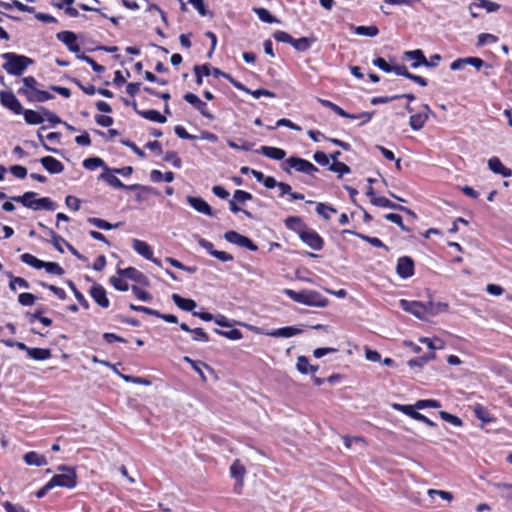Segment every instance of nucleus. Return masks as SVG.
Here are the masks:
<instances>
[{"mask_svg": "<svg viewBox=\"0 0 512 512\" xmlns=\"http://www.w3.org/2000/svg\"><path fill=\"white\" fill-rule=\"evenodd\" d=\"M66 284L71 289V291L73 292V294H74L75 298L77 299V301L79 302V304L84 309H89V307H90L89 302L84 297V295L77 289L75 283L72 280H67Z\"/></svg>", "mask_w": 512, "mask_h": 512, "instance_id": "nucleus-49", "label": "nucleus"}, {"mask_svg": "<svg viewBox=\"0 0 512 512\" xmlns=\"http://www.w3.org/2000/svg\"><path fill=\"white\" fill-rule=\"evenodd\" d=\"M403 56L406 59L414 60V62H412L411 64V67L414 69L420 66H425L427 64V58L425 57L424 52L421 49L405 51Z\"/></svg>", "mask_w": 512, "mask_h": 512, "instance_id": "nucleus-23", "label": "nucleus"}, {"mask_svg": "<svg viewBox=\"0 0 512 512\" xmlns=\"http://www.w3.org/2000/svg\"><path fill=\"white\" fill-rule=\"evenodd\" d=\"M137 114L153 122L165 123L167 121L166 117L160 114L157 110L137 111Z\"/></svg>", "mask_w": 512, "mask_h": 512, "instance_id": "nucleus-45", "label": "nucleus"}, {"mask_svg": "<svg viewBox=\"0 0 512 512\" xmlns=\"http://www.w3.org/2000/svg\"><path fill=\"white\" fill-rule=\"evenodd\" d=\"M384 218L387 220V221H390L394 224H396L397 226H399V228L404 231V232H410V229L404 225L403 223V220H402V217L399 215V214H396V213H387L384 215Z\"/></svg>", "mask_w": 512, "mask_h": 512, "instance_id": "nucleus-57", "label": "nucleus"}, {"mask_svg": "<svg viewBox=\"0 0 512 512\" xmlns=\"http://www.w3.org/2000/svg\"><path fill=\"white\" fill-rule=\"evenodd\" d=\"M434 358H435V352H429L423 356L410 359L408 361V365L411 368H414V367L422 368L424 365H426L430 360H432Z\"/></svg>", "mask_w": 512, "mask_h": 512, "instance_id": "nucleus-48", "label": "nucleus"}, {"mask_svg": "<svg viewBox=\"0 0 512 512\" xmlns=\"http://www.w3.org/2000/svg\"><path fill=\"white\" fill-rule=\"evenodd\" d=\"M252 11L258 16V18L268 24L272 23H280V20L273 16L266 8L263 7H253Z\"/></svg>", "mask_w": 512, "mask_h": 512, "instance_id": "nucleus-39", "label": "nucleus"}, {"mask_svg": "<svg viewBox=\"0 0 512 512\" xmlns=\"http://www.w3.org/2000/svg\"><path fill=\"white\" fill-rule=\"evenodd\" d=\"M0 7H2L3 9H6V10L16 8L17 10H19L21 12H26V13H34L35 12V7L23 4L22 2H20L18 0H12L11 2L0 1Z\"/></svg>", "mask_w": 512, "mask_h": 512, "instance_id": "nucleus-36", "label": "nucleus"}, {"mask_svg": "<svg viewBox=\"0 0 512 512\" xmlns=\"http://www.w3.org/2000/svg\"><path fill=\"white\" fill-rule=\"evenodd\" d=\"M281 169L288 175L292 174V169L310 176L318 172L319 169L310 161L300 158L298 156H291L281 164Z\"/></svg>", "mask_w": 512, "mask_h": 512, "instance_id": "nucleus-5", "label": "nucleus"}, {"mask_svg": "<svg viewBox=\"0 0 512 512\" xmlns=\"http://www.w3.org/2000/svg\"><path fill=\"white\" fill-rule=\"evenodd\" d=\"M186 200L190 204V206L193 207L197 212L210 217L214 216V212L211 206L203 198L187 196Z\"/></svg>", "mask_w": 512, "mask_h": 512, "instance_id": "nucleus-18", "label": "nucleus"}, {"mask_svg": "<svg viewBox=\"0 0 512 512\" xmlns=\"http://www.w3.org/2000/svg\"><path fill=\"white\" fill-rule=\"evenodd\" d=\"M171 299L179 309L192 313L195 312L194 309L197 307V303L193 299L184 298L176 293L172 294Z\"/></svg>", "mask_w": 512, "mask_h": 512, "instance_id": "nucleus-24", "label": "nucleus"}, {"mask_svg": "<svg viewBox=\"0 0 512 512\" xmlns=\"http://www.w3.org/2000/svg\"><path fill=\"white\" fill-rule=\"evenodd\" d=\"M415 407L417 409L439 408V407H441V403L438 400H434V399H422V400H418L415 403Z\"/></svg>", "mask_w": 512, "mask_h": 512, "instance_id": "nucleus-62", "label": "nucleus"}, {"mask_svg": "<svg viewBox=\"0 0 512 512\" xmlns=\"http://www.w3.org/2000/svg\"><path fill=\"white\" fill-rule=\"evenodd\" d=\"M396 273L402 279H408L415 273L414 260L410 256H402L397 260Z\"/></svg>", "mask_w": 512, "mask_h": 512, "instance_id": "nucleus-10", "label": "nucleus"}, {"mask_svg": "<svg viewBox=\"0 0 512 512\" xmlns=\"http://www.w3.org/2000/svg\"><path fill=\"white\" fill-rule=\"evenodd\" d=\"M352 30L355 34L367 37H375L379 34V29L375 25L371 26H353Z\"/></svg>", "mask_w": 512, "mask_h": 512, "instance_id": "nucleus-44", "label": "nucleus"}, {"mask_svg": "<svg viewBox=\"0 0 512 512\" xmlns=\"http://www.w3.org/2000/svg\"><path fill=\"white\" fill-rule=\"evenodd\" d=\"M298 236L304 244L315 251H320L324 247V239L319 235L318 232L311 228L307 227L301 231Z\"/></svg>", "mask_w": 512, "mask_h": 512, "instance_id": "nucleus-6", "label": "nucleus"}, {"mask_svg": "<svg viewBox=\"0 0 512 512\" xmlns=\"http://www.w3.org/2000/svg\"><path fill=\"white\" fill-rule=\"evenodd\" d=\"M58 471H61L60 474H55L50 480L49 483L52 488L55 487H63L72 489L75 488L77 485V474L74 468L66 466V465H59L57 467Z\"/></svg>", "mask_w": 512, "mask_h": 512, "instance_id": "nucleus-4", "label": "nucleus"}, {"mask_svg": "<svg viewBox=\"0 0 512 512\" xmlns=\"http://www.w3.org/2000/svg\"><path fill=\"white\" fill-rule=\"evenodd\" d=\"M163 161L170 162L175 168L182 167V160L175 151H167L163 157Z\"/></svg>", "mask_w": 512, "mask_h": 512, "instance_id": "nucleus-59", "label": "nucleus"}, {"mask_svg": "<svg viewBox=\"0 0 512 512\" xmlns=\"http://www.w3.org/2000/svg\"><path fill=\"white\" fill-rule=\"evenodd\" d=\"M20 115L24 116V120L29 125H38L44 122L43 114L31 109H23Z\"/></svg>", "mask_w": 512, "mask_h": 512, "instance_id": "nucleus-35", "label": "nucleus"}, {"mask_svg": "<svg viewBox=\"0 0 512 512\" xmlns=\"http://www.w3.org/2000/svg\"><path fill=\"white\" fill-rule=\"evenodd\" d=\"M24 462L29 466H44L46 465L47 459L44 455H41L35 451H29L23 456Z\"/></svg>", "mask_w": 512, "mask_h": 512, "instance_id": "nucleus-29", "label": "nucleus"}, {"mask_svg": "<svg viewBox=\"0 0 512 512\" xmlns=\"http://www.w3.org/2000/svg\"><path fill=\"white\" fill-rule=\"evenodd\" d=\"M284 224L287 229L297 233H301L304 229L307 228V225L304 223L301 217L299 216H289L284 220Z\"/></svg>", "mask_w": 512, "mask_h": 512, "instance_id": "nucleus-28", "label": "nucleus"}, {"mask_svg": "<svg viewBox=\"0 0 512 512\" xmlns=\"http://www.w3.org/2000/svg\"><path fill=\"white\" fill-rule=\"evenodd\" d=\"M20 260L23 263H25L35 269H44L46 267V261L40 260L30 253L22 254L20 256Z\"/></svg>", "mask_w": 512, "mask_h": 512, "instance_id": "nucleus-41", "label": "nucleus"}, {"mask_svg": "<svg viewBox=\"0 0 512 512\" xmlns=\"http://www.w3.org/2000/svg\"><path fill=\"white\" fill-rule=\"evenodd\" d=\"M256 153L262 154L265 157L278 161H285L286 157V151L284 149L272 146H261L259 149L256 150Z\"/></svg>", "mask_w": 512, "mask_h": 512, "instance_id": "nucleus-20", "label": "nucleus"}, {"mask_svg": "<svg viewBox=\"0 0 512 512\" xmlns=\"http://www.w3.org/2000/svg\"><path fill=\"white\" fill-rule=\"evenodd\" d=\"M328 169L334 173H337L339 177H342L344 174H349L351 172V168L347 164L340 161L331 163Z\"/></svg>", "mask_w": 512, "mask_h": 512, "instance_id": "nucleus-54", "label": "nucleus"}, {"mask_svg": "<svg viewBox=\"0 0 512 512\" xmlns=\"http://www.w3.org/2000/svg\"><path fill=\"white\" fill-rule=\"evenodd\" d=\"M370 202L374 206H377V207H383V208L393 209V210H397V211L400 209V204L394 203L391 200H389L388 198L383 197V196L372 197V199H370Z\"/></svg>", "mask_w": 512, "mask_h": 512, "instance_id": "nucleus-43", "label": "nucleus"}, {"mask_svg": "<svg viewBox=\"0 0 512 512\" xmlns=\"http://www.w3.org/2000/svg\"><path fill=\"white\" fill-rule=\"evenodd\" d=\"M76 57L90 65L96 73H103L105 71V67L103 65L98 64L93 58L85 55L84 53L77 54Z\"/></svg>", "mask_w": 512, "mask_h": 512, "instance_id": "nucleus-53", "label": "nucleus"}, {"mask_svg": "<svg viewBox=\"0 0 512 512\" xmlns=\"http://www.w3.org/2000/svg\"><path fill=\"white\" fill-rule=\"evenodd\" d=\"M0 102L4 107L8 108L17 115H20L24 109L12 91H1Z\"/></svg>", "mask_w": 512, "mask_h": 512, "instance_id": "nucleus-12", "label": "nucleus"}, {"mask_svg": "<svg viewBox=\"0 0 512 512\" xmlns=\"http://www.w3.org/2000/svg\"><path fill=\"white\" fill-rule=\"evenodd\" d=\"M399 307L420 320H427V310L425 308V302L420 301H410L406 299H401L399 301Z\"/></svg>", "mask_w": 512, "mask_h": 512, "instance_id": "nucleus-7", "label": "nucleus"}, {"mask_svg": "<svg viewBox=\"0 0 512 512\" xmlns=\"http://www.w3.org/2000/svg\"><path fill=\"white\" fill-rule=\"evenodd\" d=\"M83 167L87 170H95L98 167H102L103 171L105 170L106 163L103 161V159L99 157H90L86 158L83 163Z\"/></svg>", "mask_w": 512, "mask_h": 512, "instance_id": "nucleus-50", "label": "nucleus"}, {"mask_svg": "<svg viewBox=\"0 0 512 512\" xmlns=\"http://www.w3.org/2000/svg\"><path fill=\"white\" fill-rule=\"evenodd\" d=\"M31 205H32V207H30V209L35 210V211L41 210V209L48 210V211H54L57 208L56 202H54L49 197H42L39 199H34Z\"/></svg>", "mask_w": 512, "mask_h": 512, "instance_id": "nucleus-30", "label": "nucleus"}, {"mask_svg": "<svg viewBox=\"0 0 512 512\" xmlns=\"http://www.w3.org/2000/svg\"><path fill=\"white\" fill-rule=\"evenodd\" d=\"M131 290H132V293L141 301H145V302H149L153 299L152 295L141 289L140 287L136 286V285H133L131 287Z\"/></svg>", "mask_w": 512, "mask_h": 512, "instance_id": "nucleus-63", "label": "nucleus"}, {"mask_svg": "<svg viewBox=\"0 0 512 512\" xmlns=\"http://www.w3.org/2000/svg\"><path fill=\"white\" fill-rule=\"evenodd\" d=\"M87 222L99 229H102V230H112V229L118 228L121 225L120 222L111 224V223L107 222L106 220L97 218V217H89L87 219Z\"/></svg>", "mask_w": 512, "mask_h": 512, "instance_id": "nucleus-42", "label": "nucleus"}, {"mask_svg": "<svg viewBox=\"0 0 512 512\" xmlns=\"http://www.w3.org/2000/svg\"><path fill=\"white\" fill-rule=\"evenodd\" d=\"M183 361L186 362V363H189L191 365V367L193 368V370L198 373V375L200 376L201 380L203 382H206L207 381V378L203 372V368L209 370L210 372H214V370L206 363L202 362V361H197V360H193L191 359L190 357L188 356H185L183 358Z\"/></svg>", "mask_w": 512, "mask_h": 512, "instance_id": "nucleus-27", "label": "nucleus"}, {"mask_svg": "<svg viewBox=\"0 0 512 512\" xmlns=\"http://www.w3.org/2000/svg\"><path fill=\"white\" fill-rule=\"evenodd\" d=\"M427 120L428 114L419 112L410 116L409 125L412 130L419 131L424 127Z\"/></svg>", "mask_w": 512, "mask_h": 512, "instance_id": "nucleus-38", "label": "nucleus"}, {"mask_svg": "<svg viewBox=\"0 0 512 512\" xmlns=\"http://www.w3.org/2000/svg\"><path fill=\"white\" fill-rule=\"evenodd\" d=\"M284 294L294 302L307 306L323 308L329 304V300L315 290L304 289L301 291H295L292 289H285Z\"/></svg>", "mask_w": 512, "mask_h": 512, "instance_id": "nucleus-1", "label": "nucleus"}, {"mask_svg": "<svg viewBox=\"0 0 512 512\" xmlns=\"http://www.w3.org/2000/svg\"><path fill=\"white\" fill-rule=\"evenodd\" d=\"M92 299L102 308H108L110 301L107 297L106 290L100 284H94L89 291Z\"/></svg>", "mask_w": 512, "mask_h": 512, "instance_id": "nucleus-17", "label": "nucleus"}, {"mask_svg": "<svg viewBox=\"0 0 512 512\" xmlns=\"http://www.w3.org/2000/svg\"><path fill=\"white\" fill-rule=\"evenodd\" d=\"M246 473V469L243 464L237 459L230 466V475L232 478L239 482V486L241 487L243 484V478Z\"/></svg>", "mask_w": 512, "mask_h": 512, "instance_id": "nucleus-37", "label": "nucleus"}, {"mask_svg": "<svg viewBox=\"0 0 512 512\" xmlns=\"http://www.w3.org/2000/svg\"><path fill=\"white\" fill-rule=\"evenodd\" d=\"M224 239L234 245L246 248L250 251H257L258 246L247 236H244L234 230H230L224 233Z\"/></svg>", "mask_w": 512, "mask_h": 512, "instance_id": "nucleus-8", "label": "nucleus"}, {"mask_svg": "<svg viewBox=\"0 0 512 512\" xmlns=\"http://www.w3.org/2000/svg\"><path fill=\"white\" fill-rule=\"evenodd\" d=\"M439 415L442 420L452 424L455 427H461L463 425V421L456 415L450 414L446 411H440Z\"/></svg>", "mask_w": 512, "mask_h": 512, "instance_id": "nucleus-58", "label": "nucleus"}, {"mask_svg": "<svg viewBox=\"0 0 512 512\" xmlns=\"http://www.w3.org/2000/svg\"><path fill=\"white\" fill-rule=\"evenodd\" d=\"M343 233L352 234V235L362 239L363 241L369 243L373 247L384 248L386 251L389 250V248L377 237H370L368 235L358 233V232H355L352 230H344Z\"/></svg>", "mask_w": 512, "mask_h": 512, "instance_id": "nucleus-34", "label": "nucleus"}, {"mask_svg": "<svg viewBox=\"0 0 512 512\" xmlns=\"http://www.w3.org/2000/svg\"><path fill=\"white\" fill-rule=\"evenodd\" d=\"M1 58L5 60L2 65L3 69L13 76H21L29 66L34 64L32 58L15 52H5Z\"/></svg>", "mask_w": 512, "mask_h": 512, "instance_id": "nucleus-2", "label": "nucleus"}, {"mask_svg": "<svg viewBox=\"0 0 512 512\" xmlns=\"http://www.w3.org/2000/svg\"><path fill=\"white\" fill-rule=\"evenodd\" d=\"M316 41L315 37H301L298 39L293 38V41L291 43V46L297 51V52H306L311 48L313 43Z\"/></svg>", "mask_w": 512, "mask_h": 512, "instance_id": "nucleus-33", "label": "nucleus"}, {"mask_svg": "<svg viewBox=\"0 0 512 512\" xmlns=\"http://www.w3.org/2000/svg\"><path fill=\"white\" fill-rule=\"evenodd\" d=\"M197 242L200 247H202L203 249H205L207 251L208 254H210L211 256L215 257L216 259H218L222 262H230V261L234 260V257L232 254L224 252V251L216 250L214 248V245L212 242H210L200 236H197Z\"/></svg>", "mask_w": 512, "mask_h": 512, "instance_id": "nucleus-11", "label": "nucleus"}, {"mask_svg": "<svg viewBox=\"0 0 512 512\" xmlns=\"http://www.w3.org/2000/svg\"><path fill=\"white\" fill-rule=\"evenodd\" d=\"M180 329L185 332H188V333H193L194 335H193L192 339L194 341L204 342V343L210 341L209 335L204 331L203 328L197 327V328L192 329L186 323H181Z\"/></svg>", "mask_w": 512, "mask_h": 512, "instance_id": "nucleus-26", "label": "nucleus"}, {"mask_svg": "<svg viewBox=\"0 0 512 512\" xmlns=\"http://www.w3.org/2000/svg\"><path fill=\"white\" fill-rule=\"evenodd\" d=\"M113 168L109 166H105V170L98 176V180L104 181L109 186L114 189H123L127 191H141L146 193L157 194L155 188L151 186H146L142 184H132L126 185L124 184L116 175V173L112 172Z\"/></svg>", "mask_w": 512, "mask_h": 512, "instance_id": "nucleus-3", "label": "nucleus"}, {"mask_svg": "<svg viewBox=\"0 0 512 512\" xmlns=\"http://www.w3.org/2000/svg\"><path fill=\"white\" fill-rule=\"evenodd\" d=\"M38 284L43 287V288H47L49 289L51 292H53L60 300H65L67 295H66V292L60 288V287H57L55 285H51V284H48L46 282H43V281H39Z\"/></svg>", "mask_w": 512, "mask_h": 512, "instance_id": "nucleus-60", "label": "nucleus"}, {"mask_svg": "<svg viewBox=\"0 0 512 512\" xmlns=\"http://www.w3.org/2000/svg\"><path fill=\"white\" fill-rule=\"evenodd\" d=\"M27 355L31 359L37 360V361L47 360V359L51 358V356H52L51 350L48 348H32V347H30V349L28 350Z\"/></svg>", "mask_w": 512, "mask_h": 512, "instance_id": "nucleus-40", "label": "nucleus"}, {"mask_svg": "<svg viewBox=\"0 0 512 512\" xmlns=\"http://www.w3.org/2000/svg\"><path fill=\"white\" fill-rule=\"evenodd\" d=\"M183 99L191 104L203 117L213 120L214 115L207 109V104L202 101L196 94L187 92L184 94Z\"/></svg>", "mask_w": 512, "mask_h": 512, "instance_id": "nucleus-13", "label": "nucleus"}, {"mask_svg": "<svg viewBox=\"0 0 512 512\" xmlns=\"http://www.w3.org/2000/svg\"><path fill=\"white\" fill-rule=\"evenodd\" d=\"M473 412L475 417L481 420L483 423H490L494 420L489 411L481 404L474 405Z\"/></svg>", "mask_w": 512, "mask_h": 512, "instance_id": "nucleus-46", "label": "nucleus"}, {"mask_svg": "<svg viewBox=\"0 0 512 512\" xmlns=\"http://www.w3.org/2000/svg\"><path fill=\"white\" fill-rule=\"evenodd\" d=\"M48 235L51 237V243L55 247V249L63 253L64 250L62 248V244L66 245V240L59 234H57L53 229H48Z\"/></svg>", "mask_w": 512, "mask_h": 512, "instance_id": "nucleus-51", "label": "nucleus"}, {"mask_svg": "<svg viewBox=\"0 0 512 512\" xmlns=\"http://www.w3.org/2000/svg\"><path fill=\"white\" fill-rule=\"evenodd\" d=\"M39 161L43 168L50 174H59L64 171L62 162L52 156H44Z\"/></svg>", "mask_w": 512, "mask_h": 512, "instance_id": "nucleus-19", "label": "nucleus"}, {"mask_svg": "<svg viewBox=\"0 0 512 512\" xmlns=\"http://www.w3.org/2000/svg\"><path fill=\"white\" fill-rule=\"evenodd\" d=\"M36 300L37 297L34 294L28 292L21 293L18 296V302L22 306H31L35 303Z\"/></svg>", "mask_w": 512, "mask_h": 512, "instance_id": "nucleus-64", "label": "nucleus"}, {"mask_svg": "<svg viewBox=\"0 0 512 512\" xmlns=\"http://www.w3.org/2000/svg\"><path fill=\"white\" fill-rule=\"evenodd\" d=\"M392 407L395 410L400 411V412L404 413L405 415L411 417L412 419L423 422L430 427L436 426L435 422H433L428 417H426L425 415L421 414L420 412H418L416 410L417 408L415 407V404L414 405H404V404L395 403L392 405Z\"/></svg>", "mask_w": 512, "mask_h": 512, "instance_id": "nucleus-9", "label": "nucleus"}, {"mask_svg": "<svg viewBox=\"0 0 512 512\" xmlns=\"http://www.w3.org/2000/svg\"><path fill=\"white\" fill-rule=\"evenodd\" d=\"M489 169L502 177L508 178L512 176V170L503 165L498 157H492L488 160Z\"/></svg>", "mask_w": 512, "mask_h": 512, "instance_id": "nucleus-22", "label": "nucleus"}, {"mask_svg": "<svg viewBox=\"0 0 512 512\" xmlns=\"http://www.w3.org/2000/svg\"><path fill=\"white\" fill-rule=\"evenodd\" d=\"M300 333H302V329H299V328L294 327V326H286V327H281V328H278V329H273V330L266 331L263 334H265L267 336H271V337L290 338V337H293V336L298 335Z\"/></svg>", "mask_w": 512, "mask_h": 512, "instance_id": "nucleus-21", "label": "nucleus"}, {"mask_svg": "<svg viewBox=\"0 0 512 512\" xmlns=\"http://www.w3.org/2000/svg\"><path fill=\"white\" fill-rule=\"evenodd\" d=\"M213 332L220 336H223L227 339H230V340H240L243 337L242 332L239 329H235V328L231 329L229 331H224V330H220L218 328H214Z\"/></svg>", "mask_w": 512, "mask_h": 512, "instance_id": "nucleus-52", "label": "nucleus"}, {"mask_svg": "<svg viewBox=\"0 0 512 512\" xmlns=\"http://www.w3.org/2000/svg\"><path fill=\"white\" fill-rule=\"evenodd\" d=\"M262 183L267 189H273L275 187H278L280 189V197H283L284 195H286V193L290 192V185L288 183L278 182L272 176H265Z\"/></svg>", "mask_w": 512, "mask_h": 512, "instance_id": "nucleus-25", "label": "nucleus"}, {"mask_svg": "<svg viewBox=\"0 0 512 512\" xmlns=\"http://www.w3.org/2000/svg\"><path fill=\"white\" fill-rule=\"evenodd\" d=\"M117 273L120 276L133 280L142 286L147 287L150 284L148 277L135 267H127L124 269L118 268Z\"/></svg>", "mask_w": 512, "mask_h": 512, "instance_id": "nucleus-15", "label": "nucleus"}, {"mask_svg": "<svg viewBox=\"0 0 512 512\" xmlns=\"http://www.w3.org/2000/svg\"><path fill=\"white\" fill-rule=\"evenodd\" d=\"M419 341L430 349V352H435L436 349L443 347V341L440 338L430 339L427 337H421Z\"/></svg>", "mask_w": 512, "mask_h": 512, "instance_id": "nucleus-56", "label": "nucleus"}, {"mask_svg": "<svg viewBox=\"0 0 512 512\" xmlns=\"http://www.w3.org/2000/svg\"><path fill=\"white\" fill-rule=\"evenodd\" d=\"M425 308L427 310V317L428 316H436L440 313L447 312L449 309L448 303L445 302H433L431 300L425 302Z\"/></svg>", "mask_w": 512, "mask_h": 512, "instance_id": "nucleus-31", "label": "nucleus"}, {"mask_svg": "<svg viewBox=\"0 0 512 512\" xmlns=\"http://www.w3.org/2000/svg\"><path fill=\"white\" fill-rule=\"evenodd\" d=\"M18 94L23 95L26 97L28 102H38L43 103L48 100H51L54 98V95L51 94L48 91L40 90V89H34V90H27V89H19Z\"/></svg>", "mask_w": 512, "mask_h": 512, "instance_id": "nucleus-14", "label": "nucleus"}, {"mask_svg": "<svg viewBox=\"0 0 512 512\" xmlns=\"http://www.w3.org/2000/svg\"><path fill=\"white\" fill-rule=\"evenodd\" d=\"M132 247L139 255H141L145 259L152 258V253H153L152 248L145 241H142L139 239H133Z\"/></svg>", "mask_w": 512, "mask_h": 512, "instance_id": "nucleus-32", "label": "nucleus"}, {"mask_svg": "<svg viewBox=\"0 0 512 512\" xmlns=\"http://www.w3.org/2000/svg\"><path fill=\"white\" fill-rule=\"evenodd\" d=\"M57 40L66 45L70 52L80 54V46L77 43V35L72 31H61L56 34Z\"/></svg>", "mask_w": 512, "mask_h": 512, "instance_id": "nucleus-16", "label": "nucleus"}, {"mask_svg": "<svg viewBox=\"0 0 512 512\" xmlns=\"http://www.w3.org/2000/svg\"><path fill=\"white\" fill-rule=\"evenodd\" d=\"M36 196H37L36 192L28 191V192H25L21 196H13V197H11V200L14 201V202H17V203H21L24 207L30 209V207H32L31 204H32V202H33V200L35 199Z\"/></svg>", "mask_w": 512, "mask_h": 512, "instance_id": "nucleus-47", "label": "nucleus"}, {"mask_svg": "<svg viewBox=\"0 0 512 512\" xmlns=\"http://www.w3.org/2000/svg\"><path fill=\"white\" fill-rule=\"evenodd\" d=\"M39 110L43 114L44 120L46 119L52 125H57V124L63 123V121L61 120V118L58 115H56L54 112L48 110L47 108L41 106V107H39Z\"/></svg>", "mask_w": 512, "mask_h": 512, "instance_id": "nucleus-55", "label": "nucleus"}, {"mask_svg": "<svg viewBox=\"0 0 512 512\" xmlns=\"http://www.w3.org/2000/svg\"><path fill=\"white\" fill-rule=\"evenodd\" d=\"M498 37L490 33H481L477 38V46H484L486 44L496 43Z\"/></svg>", "mask_w": 512, "mask_h": 512, "instance_id": "nucleus-61", "label": "nucleus"}]
</instances>
